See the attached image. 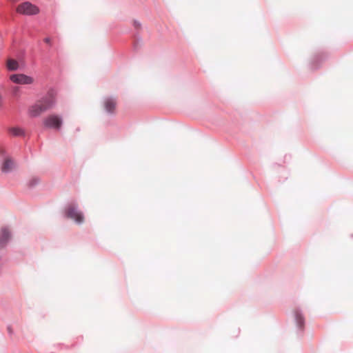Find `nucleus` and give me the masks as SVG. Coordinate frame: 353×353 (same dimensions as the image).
<instances>
[{
    "instance_id": "0eeeda50",
    "label": "nucleus",
    "mask_w": 353,
    "mask_h": 353,
    "mask_svg": "<svg viewBox=\"0 0 353 353\" xmlns=\"http://www.w3.org/2000/svg\"><path fill=\"white\" fill-rule=\"evenodd\" d=\"M19 12L25 15H35L39 12V8L30 1L21 3L19 8Z\"/></svg>"
},
{
    "instance_id": "4be33fe9",
    "label": "nucleus",
    "mask_w": 353,
    "mask_h": 353,
    "mask_svg": "<svg viewBox=\"0 0 353 353\" xmlns=\"http://www.w3.org/2000/svg\"><path fill=\"white\" fill-rule=\"evenodd\" d=\"M351 236H352V237H353V234Z\"/></svg>"
},
{
    "instance_id": "20e7f679",
    "label": "nucleus",
    "mask_w": 353,
    "mask_h": 353,
    "mask_svg": "<svg viewBox=\"0 0 353 353\" xmlns=\"http://www.w3.org/2000/svg\"><path fill=\"white\" fill-rule=\"evenodd\" d=\"M57 90L54 88H50L46 94L39 100L41 105H43L46 110L52 108L56 103Z\"/></svg>"
},
{
    "instance_id": "6ab92c4d",
    "label": "nucleus",
    "mask_w": 353,
    "mask_h": 353,
    "mask_svg": "<svg viewBox=\"0 0 353 353\" xmlns=\"http://www.w3.org/2000/svg\"><path fill=\"white\" fill-rule=\"evenodd\" d=\"M44 42L48 43V44H50L51 43V39L50 37H46L44 39Z\"/></svg>"
},
{
    "instance_id": "ddd939ff",
    "label": "nucleus",
    "mask_w": 353,
    "mask_h": 353,
    "mask_svg": "<svg viewBox=\"0 0 353 353\" xmlns=\"http://www.w3.org/2000/svg\"><path fill=\"white\" fill-rule=\"evenodd\" d=\"M10 133L14 137H25V130L20 127H13L10 129Z\"/></svg>"
},
{
    "instance_id": "2eb2a0df",
    "label": "nucleus",
    "mask_w": 353,
    "mask_h": 353,
    "mask_svg": "<svg viewBox=\"0 0 353 353\" xmlns=\"http://www.w3.org/2000/svg\"><path fill=\"white\" fill-rule=\"evenodd\" d=\"M136 38L137 41L133 43L132 48L134 51H138L142 42V38L139 34H136Z\"/></svg>"
},
{
    "instance_id": "39448f33",
    "label": "nucleus",
    "mask_w": 353,
    "mask_h": 353,
    "mask_svg": "<svg viewBox=\"0 0 353 353\" xmlns=\"http://www.w3.org/2000/svg\"><path fill=\"white\" fill-rule=\"evenodd\" d=\"M294 322L297 327V334L299 336H302L305 330V319L303 311L300 307H296L294 310Z\"/></svg>"
},
{
    "instance_id": "9b49d317",
    "label": "nucleus",
    "mask_w": 353,
    "mask_h": 353,
    "mask_svg": "<svg viewBox=\"0 0 353 353\" xmlns=\"http://www.w3.org/2000/svg\"><path fill=\"white\" fill-rule=\"evenodd\" d=\"M104 108L108 114H113L116 108L115 99L112 97L106 98L104 101Z\"/></svg>"
},
{
    "instance_id": "f8f14e48",
    "label": "nucleus",
    "mask_w": 353,
    "mask_h": 353,
    "mask_svg": "<svg viewBox=\"0 0 353 353\" xmlns=\"http://www.w3.org/2000/svg\"><path fill=\"white\" fill-rule=\"evenodd\" d=\"M20 68L19 61L14 59H9L7 62V69L9 71H17Z\"/></svg>"
},
{
    "instance_id": "6e6552de",
    "label": "nucleus",
    "mask_w": 353,
    "mask_h": 353,
    "mask_svg": "<svg viewBox=\"0 0 353 353\" xmlns=\"http://www.w3.org/2000/svg\"><path fill=\"white\" fill-rule=\"evenodd\" d=\"M12 239V233L7 226L0 230V250L5 248Z\"/></svg>"
},
{
    "instance_id": "1a4fd4ad",
    "label": "nucleus",
    "mask_w": 353,
    "mask_h": 353,
    "mask_svg": "<svg viewBox=\"0 0 353 353\" xmlns=\"http://www.w3.org/2000/svg\"><path fill=\"white\" fill-rule=\"evenodd\" d=\"M15 168V163L13 159L10 157L3 159L1 170L3 173L9 174L13 171Z\"/></svg>"
},
{
    "instance_id": "412c9836",
    "label": "nucleus",
    "mask_w": 353,
    "mask_h": 353,
    "mask_svg": "<svg viewBox=\"0 0 353 353\" xmlns=\"http://www.w3.org/2000/svg\"><path fill=\"white\" fill-rule=\"evenodd\" d=\"M8 333H9L10 334H11L12 333V330H11L10 327H8Z\"/></svg>"
},
{
    "instance_id": "423d86ee",
    "label": "nucleus",
    "mask_w": 353,
    "mask_h": 353,
    "mask_svg": "<svg viewBox=\"0 0 353 353\" xmlns=\"http://www.w3.org/2000/svg\"><path fill=\"white\" fill-rule=\"evenodd\" d=\"M10 80L18 85H30L33 83L32 77L23 73H14L10 76Z\"/></svg>"
},
{
    "instance_id": "7ed1b4c3",
    "label": "nucleus",
    "mask_w": 353,
    "mask_h": 353,
    "mask_svg": "<svg viewBox=\"0 0 353 353\" xmlns=\"http://www.w3.org/2000/svg\"><path fill=\"white\" fill-rule=\"evenodd\" d=\"M63 118L61 116L53 114L47 117L43 121L45 128L60 130L63 125Z\"/></svg>"
},
{
    "instance_id": "aec40b11",
    "label": "nucleus",
    "mask_w": 353,
    "mask_h": 353,
    "mask_svg": "<svg viewBox=\"0 0 353 353\" xmlns=\"http://www.w3.org/2000/svg\"><path fill=\"white\" fill-rule=\"evenodd\" d=\"M19 90V88H17V87H16V88H14V90H13V91H14V94H17V92Z\"/></svg>"
},
{
    "instance_id": "9d476101",
    "label": "nucleus",
    "mask_w": 353,
    "mask_h": 353,
    "mask_svg": "<svg viewBox=\"0 0 353 353\" xmlns=\"http://www.w3.org/2000/svg\"><path fill=\"white\" fill-rule=\"evenodd\" d=\"M45 111H46V108H43V105H41V104L34 103L29 107L28 112L30 117L34 118L38 117L42 112Z\"/></svg>"
},
{
    "instance_id": "f257e3e1",
    "label": "nucleus",
    "mask_w": 353,
    "mask_h": 353,
    "mask_svg": "<svg viewBox=\"0 0 353 353\" xmlns=\"http://www.w3.org/2000/svg\"><path fill=\"white\" fill-rule=\"evenodd\" d=\"M64 217L73 220L77 224L81 225L84 222L83 213L79 210L78 204L74 203L68 205L64 210Z\"/></svg>"
},
{
    "instance_id": "f3484780",
    "label": "nucleus",
    "mask_w": 353,
    "mask_h": 353,
    "mask_svg": "<svg viewBox=\"0 0 353 353\" xmlns=\"http://www.w3.org/2000/svg\"><path fill=\"white\" fill-rule=\"evenodd\" d=\"M8 157L9 156H8L6 150L0 146V159H4L5 158Z\"/></svg>"
},
{
    "instance_id": "f03ea898",
    "label": "nucleus",
    "mask_w": 353,
    "mask_h": 353,
    "mask_svg": "<svg viewBox=\"0 0 353 353\" xmlns=\"http://www.w3.org/2000/svg\"><path fill=\"white\" fill-rule=\"evenodd\" d=\"M329 54L324 50L316 52L310 59L309 67L312 70H316L321 66L323 62L327 60Z\"/></svg>"
},
{
    "instance_id": "dca6fc26",
    "label": "nucleus",
    "mask_w": 353,
    "mask_h": 353,
    "mask_svg": "<svg viewBox=\"0 0 353 353\" xmlns=\"http://www.w3.org/2000/svg\"><path fill=\"white\" fill-rule=\"evenodd\" d=\"M25 55H26V51L24 50H19L17 55V61H19V62H23Z\"/></svg>"
},
{
    "instance_id": "4468645a",
    "label": "nucleus",
    "mask_w": 353,
    "mask_h": 353,
    "mask_svg": "<svg viewBox=\"0 0 353 353\" xmlns=\"http://www.w3.org/2000/svg\"><path fill=\"white\" fill-rule=\"evenodd\" d=\"M40 182V179L37 176L32 177L28 182V187L30 189L34 188L36 185H37Z\"/></svg>"
},
{
    "instance_id": "a211bd4d",
    "label": "nucleus",
    "mask_w": 353,
    "mask_h": 353,
    "mask_svg": "<svg viewBox=\"0 0 353 353\" xmlns=\"http://www.w3.org/2000/svg\"><path fill=\"white\" fill-rule=\"evenodd\" d=\"M133 25H134V26L136 28H140V27H141V23H140L139 21H137V20H134V21H133Z\"/></svg>"
}]
</instances>
